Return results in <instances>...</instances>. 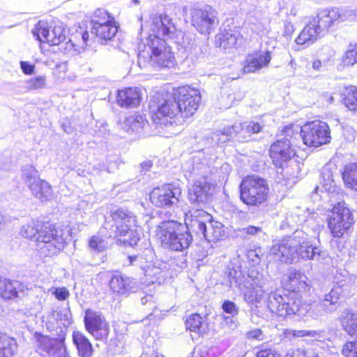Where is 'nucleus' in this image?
<instances>
[{"instance_id": "nucleus-1", "label": "nucleus", "mask_w": 357, "mask_h": 357, "mask_svg": "<svg viewBox=\"0 0 357 357\" xmlns=\"http://www.w3.org/2000/svg\"><path fill=\"white\" fill-rule=\"evenodd\" d=\"M272 282H259V285L253 287L252 291L249 294H245V296L248 303H259L264 294L268 295L266 300L267 307L271 312L281 317L303 315L307 311L306 308L298 307V303L296 298H287L285 301L277 291H274Z\"/></svg>"}, {"instance_id": "nucleus-2", "label": "nucleus", "mask_w": 357, "mask_h": 357, "mask_svg": "<svg viewBox=\"0 0 357 357\" xmlns=\"http://www.w3.org/2000/svg\"><path fill=\"white\" fill-rule=\"evenodd\" d=\"M272 282H259V285L253 287L252 291L249 294H245V296L248 303H259L264 294L268 295L266 300L267 307L271 312L281 317L303 315L307 311L306 308L298 307V303L296 298H287L285 301L277 291H274Z\"/></svg>"}, {"instance_id": "nucleus-3", "label": "nucleus", "mask_w": 357, "mask_h": 357, "mask_svg": "<svg viewBox=\"0 0 357 357\" xmlns=\"http://www.w3.org/2000/svg\"><path fill=\"white\" fill-rule=\"evenodd\" d=\"M139 49L137 63L141 68L169 69L176 63L171 47L158 36H149L147 44Z\"/></svg>"}, {"instance_id": "nucleus-4", "label": "nucleus", "mask_w": 357, "mask_h": 357, "mask_svg": "<svg viewBox=\"0 0 357 357\" xmlns=\"http://www.w3.org/2000/svg\"><path fill=\"white\" fill-rule=\"evenodd\" d=\"M186 222V219L185 220ZM190 227L174 221H163L157 227L156 236L162 245L171 250L183 251L189 248L192 236L188 231Z\"/></svg>"}, {"instance_id": "nucleus-5", "label": "nucleus", "mask_w": 357, "mask_h": 357, "mask_svg": "<svg viewBox=\"0 0 357 357\" xmlns=\"http://www.w3.org/2000/svg\"><path fill=\"white\" fill-rule=\"evenodd\" d=\"M186 224L194 232L208 242H215L225 235L223 225L211 221V215L202 209H195L186 213Z\"/></svg>"}, {"instance_id": "nucleus-6", "label": "nucleus", "mask_w": 357, "mask_h": 357, "mask_svg": "<svg viewBox=\"0 0 357 357\" xmlns=\"http://www.w3.org/2000/svg\"><path fill=\"white\" fill-rule=\"evenodd\" d=\"M36 250L42 257H52L58 255L64 248V240L59 234L55 226L48 222H43L35 239Z\"/></svg>"}, {"instance_id": "nucleus-7", "label": "nucleus", "mask_w": 357, "mask_h": 357, "mask_svg": "<svg viewBox=\"0 0 357 357\" xmlns=\"http://www.w3.org/2000/svg\"><path fill=\"white\" fill-rule=\"evenodd\" d=\"M268 190L264 179L258 176H248L241 183L240 197L247 205L257 206L266 200Z\"/></svg>"}, {"instance_id": "nucleus-8", "label": "nucleus", "mask_w": 357, "mask_h": 357, "mask_svg": "<svg viewBox=\"0 0 357 357\" xmlns=\"http://www.w3.org/2000/svg\"><path fill=\"white\" fill-rule=\"evenodd\" d=\"M152 119L156 124L172 126L174 123L178 126L182 123L180 117V107L178 100L174 95H167L162 102H159L156 112L152 110Z\"/></svg>"}, {"instance_id": "nucleus-9", "label": "nucleus", "mask_w": 357, "mask_h": 357, "mask_svg": "<svg viewBox=\"0 0 357 357\" xmlns=\"http://www.w3.org/2000/svg\"><path fill=\"white\" fill-rule=\"evenodd\" d=\"M303 143L308 146L318 147L330 142L331 139L328 124L320 121H311L300 130Z\"/></svg>"}, {"instance_id": "nucleus-10", "label": "nucleus", "mask_w": 357, "mask_h": 357, "mask_svg": "<svg viewBox=\"0 0 357 357\" xmlns=\"http://www.w3.org/2000/svg\"><path fill=\"white\" fill-rule=\"evenodd\" d=\"M130 227H136L135 217L129 212L119 209L111 213V219L107 220L105 229L110 238L126 236Z\"/></svg>"}, {"instance_id": "nucleus-11", "label": "nucleus", "mask_w": 357, "mask_h": 357, "mask_svg": "<svg viewBox=\"0 0 357 357\" xmlns=\"http://www.w3.org/2000/svg\"><path fill=\"white\" fill-rule=\"evenodd\" d=\"M353 223L351 213L345 203L338 202L333 206L328 220V226L333 237H342Z\"/></svg>"}, {"instance_id": "nucleus-12", "label": "nucleus", "mask_w": 357, "mask_h": 357, "mask_svg": "<svg viewBox=\"0 0 357 357\" xmlns=\"http://www.w3.org/2000/svg\"><path fill=\"white\" fill-rule=\"evenodd\" d=\"M22 177L31 193L42 202L53 198V191L50 185L39 178L38 172L31 165L23 167Z\"/></svg>"}, {"instance_id": "nucleus-13", "label": "nucleus", "mask_w": 357, "mask_h": 357, "mask_svg": "<svg viewBox=\"0 0 357 357\" xmlns=\"http://www.w3.org/2000/svg\"><path fill=\"white\" fill-rule=\"evenodd\" d=\"M192 25L202 34H209L218 24V13L211 6L190 10Z\"/></svg>"}, {"instance_id": "nucleus-14", "label": "nucleus", "mask_w": 357, "mask_h": 357, "mask_svg": "<svg viewBox=\"0 0 357 357\" xmlns=\"http://www.w3.org/2000/svg\"><path fill=\"white\" fill-rule=\"evenodd\" d=\"M175 98L177 99L180 107L181 118L192 116L201 102L199 90L190 86L178 87L175 91Z\"/></svg>"}, {"instance_id": "nucleus-15", "label": "nucleus", "mask_w": 357, "mask_h": 357, "mask_svg": "<svg viewBox=\"0 0 357 357\" xmlns=\"http://www.w3.org/2000/svg\"><path fill=\"white\" fill-rule=\"evenodd\" d=\"M181 196L180 188L167 184L153 188L150 193V200L155 206L169 208L178 203Z\"/></svg>"}, {"instance_id": "nucleus-16", "label": "nucleus", "mask_w": 357, "mask_h": 357, "mask_svg": "<svg viewBox=\"0 0 357 357\" xmlns=\"http://www.w3.org/2000/svg\"><path fill=\"white\" fill-rule=\"evenodd\" d=\"M299 233L296 231L293 236L283 238L275 243L271 252L282 262L291 263L298 257Z\"/></svg>"}, {"instance_id": "nucleus-17", "label": "nucleus", "mask_w": 357, "mask_h": 357, "mask_svg": "<svg viewBox=\"0 0 357 357\" xmlns=\"http://www.w3.org/2000/svg\"><path fill=\"white\" fill-rule=\"evenodd\" d=\"M84 321L86 330L96 340H102L109 335V325L101 312L86 310Z\"/></svg>"}, {"instance_id": "nucleus-18", "label": "nucleus", "mask_w": 357, "mask_h": 357, "mask_svg": "<svg viewBox=\"0 0 357 357\" xmlns=\"http://www.w3.org/2000/svg\"><path fill=\"white\" fill-rule=\"evenodd\" d=\"M215 185L206 177L194 181L188 188V199L191 204L202 206L211 199Z\"/></svg>"}, {"instance_id": "nucleus-19", "label": "nucleus", "mask_w": 357, "mask_h": 357, "mask_svg": "<svg viewBox=\"0 0 357 357\" xmlns=\"http://www.w3.org/2000/svg\"><path fill=\"white\" fill-rule=\"evenodd\" d=\"M284 287L293 292H305L310 289V282L308 278L300 271L290 268L284 275Z\"/></svg>"}, {"instance_id": "nucleus-20", "label": "nucleus", "mask_w": 357, "mask_h": 357, "mask_svg": "<svg viewBox=\"0 0 357 357\" xmlns=\"http://www.w3.org/2000/svg\"><path fill=\"white\" fill-rule=\"evenodd\" d=\"M294 151L291 148L290 139L278 140L270 148V156L275 166H281L294 155Z\"/></svg>"}, {"instance_id": "nucleus-21", "label": "nucleus", "mask_w": 357, "mask_h": 357, "mask_svg": "<svg viewBox=\"0 0 357 357\" xmlns=\"http://www.w3.org/2000/svg\"><path fill=\"white\" fill-rule=\"evenodd\" d=\"M176 29L172 20L167 15H155L152 17L151 31L153 34L151 36H162L170 38L174 36Z\"/></svg>"}, {"instance_id": "nucleus-22", "label": "nucleus", "mask_w": 357, "mask_h": 357, "mask_svg": "<svg viewBox=\"0 0 357 357\" xmlns=\"http://www.w3.org/2000/svg\"><path fill=\"white\" fill-rule=\"evenodd\" d=\"M215 38L216 45L224 50L237 48L243 42V36L236 28L224 29Z\"/></svg>"}, {"instance_id": "nucleus-23", "label": "nucleus", "mask_w": 357, "mask_h": 357, "mask_svg": "<svg viewBox=\"0 0 357 357\" xmlns=\"http://www.w3.org/2000/svg\"><path fill=\"white\" fill-rule=\"evenodd\" d=\"M271 60V52L269 50L260 51L249 55L243 66L245 73H255L263 67L268 66Z\"/></svg>"}, {"instance_id": "nucleus-24", "label": "nucleus", "mask_w": 357, "mask_h": 357, "mask_svg": "<svg viewBox=\"0 0 357 357\" xmlns=\"http://www.w3.org/2000/svg\"><path fill=\"white\" fill-rule=\"evenodd\" d=\"M109 287L113 292L127 294L135 290V282L133 279L122 275L116 272L109 280Z\"/></svg>"}, {"instance_id": "nucleus-25", "label": "nucleus", "mask_w": 357, "mask_h": 357, "mask_svg": "<svg viewBox=\"0 0 357 357\" xmlns=\"http://www.w3.org/2000/svg\"><path fill=\"white\" fill-rule=\"evenodd\" d=\"M24 285L17 280L0 277V297L3 300H13L24 292Z\"/></svg>"}, {"instance_id": "nucleus-26", "label": "nucleus", "mask_w": 357, "mask_h": 357, "mask_svg": "<svg viewBox=\"0 0 357 357\" xmlns=\"http://www.w3.org/2000/svg\"><path fill=\"white\" fill-rule=\"evenodd\" d=\"M142 99L140 89L137 87L126 88L119 91L117 103L122 107H136Z\"/></svg>"}, {"instance_id": "nucleus-27", "label": "nucleus", "mask_w": 357, "mask_h": 357, "mask_svg": "<svg viewBox=\"0 0 357 357\" xmlns=\"http://www.w3.org/2000/svg\"><path fill=\"white\" fill-rule=\"evenodd\" d=\"M38 347L49 354V357H59L64 352L63 340L42 336L38 339Z\"/></svg>"}, {"instance_id": "nucleus-28", "label": "nucleus", "mask_w": 357, "mask_h": 357, "mask_svg": "<svg viewBox=\"0 0 357 357\" xmlns=\"http://www.w3.org/2000/svg\"><path fill=\"white\" fill-rule=\"evenodd\" d=\"M321 31L317 20H314L305 26L295 41L298 45H310L318 39Z\"/></svg>"}, {"instance_id": "nucleus-29", "label": "nucleus", "mask_w": 357, "mask_h": 357, "mask_svg": "<svg viewBox=\"0 0 357 357\" xmlns=\"http://www.w3.org/2000/svg\"><path fill=\"white\" fill-rule=\"evenodd\" d=\"M262 126L255 121L237 123L234 124L237 139L240 142H248L252 134L259 132Z\"/></svg>"}, {"instance_id": "nucleus-30", "label": "nucleus", "mask_w": 357, "mask_h": 357, "mask_svg": "<svg viewBox=\"0 0 357 357\" xmlns=\"http://www.w3.org/2000/svg\"><path fill=\"white\" fill-rule=\"evenodd\" d=\"M296 302L299 303L298 305L299 308H301V307H305L307 311L303 315H296L299 318H303L307 314H309L310 317L317 319L327 313L332 312L328 309V307L323 301L321 303L314 302L309 304L307 303L303 302L299 298H297Z\"/></svg>"}, {"instance_id": "nucleus-31", "label": "nucleus", "mask_w": 357, "mask_h": 357, "mask_svg": "<svg viewBox=\"0 0 357 357\" xmlns=\"http://www.w3.org/2000/svg\"><path fill=\"white\" fill-rule=\"evenodd\" d=\"M144 274V283L147 286L150 284H160L165 281L167 271L160 267L152 266L143 268Z\"/></svg>"}, {"instance_id": "nucleus-32", "label": "nucleus", "mask_w": 357, "mask_h": 357, "mask_svg": "<svg viewBox=\"0 0 357 357\" xmlns=\"http://www.w3.org/2000/svg\"><path fill=\"white\" fill-rule=\"evenodd\" d=\"M73 341L77 349L79 357H91L93 354V347L89 339L81 332L74 331Z\"/></svg>"}, {"instance_id": "nucleus-33", "label": "nucleus", "mask_w": 357, "mask_h": 357, "mask_svg": "<svg viewBox=\"0 0 357 357\" xmlns=\"http://www.w3.org/2000/svg\"><path fill=\"white\" fill-rule=\"evenodd\" d=\"M186 328L190 332L198 335H203L208 331V324L206 317L199 314H193L189 316L185 321Z\"/></svg>"}, {"instance_id": "nucleus-34", "label": "nucleus", "mask_w": 357, "mask_h": 357, "mask_svg": "<svg viewBox=\"0 0 357 357\" xmlns=\"http://www.w3.org/2000/svg\"><path fill=\"white\" fill-rule=\"evenodd\" d=\"M317 20V24L321 31L328 29L335 21L340 18L344 17V15L340 13L337 8H333L331 10H321L318 16Z\"/></svg>"}, {"instance_id": "nucleus-35", "label": "nucleus", "mask_w": 357, "mask_h": 357, "mask_svg": "<svg viewBox=\"0 0 357 357\" xmlns=\"http://www.w3.org/2000/svg\"><path fill=\"white\" fill-rule=\"evenodd\" d=\"M176 43L183 48L187 52L192 54L196 47L195 35L191 33H183L181 31L175 30V34L170 37Z\"/></svg>"}, {"instance_id": "nucleus-36", "label": "nucleus", "mask_w": 357, "mask_h": 357, "mask_svg": "<svg viewBox=\"0 0 357 357\" xmlns=\"http://www.w3.org/2000/svg\"><path fill=\"white\" fill-rule=\"evenodd\" d=\"M299 241L298 244V256L303 259H314V252H316V247H312L311 242L308 238L307 234L303 231H298Z\"/></svg>"}, {"instance_id": "nucleus-37", "label": "nucleus", "mask_w": 357, "mask_h": 357, "mask_svg": "<svg viewBox=\"0 0 357 357\" xmlns=\"http://www.w3.org/2000/svg\"><path fill=\"white\" fill-rule=\"evenodd\" d=\"M17 347L15 338L0 334V357H13L17 353Z\"/></svg>"}, {"instance_id": "nucleus-38", "label": "nucleus", "mask_w": 357, "mask_h": 357, "mask_svg": "<svg viewBox=\"0 0 357 357\" xmlns=\"http://www.w3.org/2000/svg\"><path fill=\"white\" fill-rule=\"evenodd\" d=\"M341 324L348 335L357 336V314L345 310L341 317Z\"/></svg>"}, {"instance_id": "nucleus-39", "label": "nucleus", "mask_w": 357, "mask_h": 357, "mask_svg": "<svg viewBox=\"0 0 357 357\" xmlns=\"http://www.w3.org/2000/svg\"><path fill=\"white\" fill-rule=\"evenodd\" d=\"M43 224V222L38 220H31L22 226L20 234L24 238L35 241Z\"/></svg>"}, {"instance_id": "nucleus-40", "label": "nucleus", "mask_w": 357, "mask_h": 357, "mask_svg": "<svg viewBox=\"0 0 357 357\" xmlns=\"http://www.w3.org/2000/svg\"><path fill=\"white\" fill-rule=\"evenodd\" d=\"M117 32V26L115 24H105L98 27H92L91 33L95 34L102 40H112Z\"/></svg>"}, {"instance_id": "nucleus-41", "label": "nucleus", "mask_w": 357, "mask_h": 357, "mask_svg": "<svg viewBox=\"0 0 357 357\" xmlns=\"http://www.w3.org/2000/svg\"><path fill=\"white\" fill-rule=\"evenodd\" d=\"M342 178L348 187L357 190V163H351L344 167Z\"/></svg>"}, {"instance_id": "nucleus-42", "label": "nucleus", "mask_w": 357, "mask_h": 357, "mask_svg": "<svg viewBox=\"0 0 357 357\" xmlns=\"http://www.w3.org/2000/svg\"><path fill=\"white\" fill-rule=\"evenodd\" d=\"M341 294V287L340 286H337L333 287L329 293L325 295L323 302L331 312H333L337 309Z\"/></svg>"}, {"instance_id": "nucleus-43", "label": "nucleus", "mask_w": 357, "mask_h": 357, "mask_svg": "<svg viewBox=\"0 0 357 357\" xmlns=\"http://www.w3.org/2000/svg\"><path fill=\"white\" fill-rule=\"evenodd\" d=\"M343 103L351 111H357V88L351 86L345 89Z\"/></svg>"}, {"instance_id": "nucleus-44", "label": "nucleus", "mask_w": 357, "mask_h": 357, "mask_svg": "<svg viewBox=\"0 0 357 357\" xmlns=\"http://www.w3.org/2000/svg\"><path fill=\"white\" fill-rule=\"evenodd\" d=\"M92 27H98L105 24H115L114 18L103 9H98L95 11L91 20Z\"/></svg>"}, {"instance_id": "nucleus-45", "label": "nucleus", "mask_w": 357, "mask_h": 357, "mask_svg": "<svg viewBox=\"0 0 357 357\" xmlns=\"http://www.w3.org/2000/svg\"><path fill=\"white\" fill-rule=\"evenodd\" d=\"M236 137V132L234 130V125L231 127L224 128L222 130H217L212 134V140L217 143H225L230 137Z\"/></svg>"}, {"instance_id": "nucleus-46", "label": "nucleus", "mask_w": 357, "mask_h": 357, "mask_svg": "<svg viewBox=\"0 0 357 357\" xmlns=\"http://www.w3.org/2000/svg\"><path fill=\"white\" fill-rule=\"evenodd\" d=\"M320 183L322 188L328 193H333L336 191L333 175L331 171L326 167H324L321 172Z\"/></svg>"}, {"instance_id": "nucleus-47", "label": "nucleus", "mask_w": 357, "mask_h": 357, "mask_svg": "<svg viewBox=\"0 0 357 357\" xmlns=\"http://www.w3.org/2000/svg\"><path fill=\"white\" fill-rule=\"evenodd\" d=\"M48 30L49 29L47 22L40 21L35 26V28L33 29L32 32L36 40L42 43H45V38H47L46 36L47 35Z\"/></svg>"}, {"instance_id": "nucleus-48", "label": "nucleus", "mask_w": 357, "mask_h": 357, "mask_svg": "<svg viewBox=\"0 0 357 357\" xmlns=\"http://www.w3.org/2000/svg\"><path fill=\"white\" fill-rule=\"evenodd\" d=\"M26 87L29 90H38L46 87V77L38 76L26 81Z\"/></svg>"}, {"instance_id": "nucleus-49", "label": "nucleus", "mask_w": 357, "mask_h": 357, "mask_svg": "<svg viewBox=\"0 0 357 357\" xmlns=\"http://www.w3.org/2000/svg\"><path fill=\"white\" fill-rule=\"evenodd\" d=\"M344 66H353L357 63V49L356 46L350 45L349 49L345 52L342 57Z\"/></svg>"}, {"instance_id": "nucleus-50", "label": "nucleus", "mask_w": 357, "mask_h": 357, "mask_svg": "<svg viewBox=\"0 0 357 357\" xmlns=\"http://www.w3.org/2000/svg\"><path fill=\"white\" fill-rule=\"evenodd\" d=\"M54 38H52V45H59L66 39V31L61 25L55 26L53 28Z\"/></svg>"}, {"instance_id": "nucleus-51", "label": "nucleus", "mask_w": 357, "mask_h": 357, "mask_svg": "<svg viewBox=\"0 0 357 357\" xmlns=\"http://www.w3.org/2000/svg\"><path fill=\"white\" fill-rule=\"evenodd\" d=\"M133 227H130L129 232L126 233V236L123 237L122 240L124 243H128L130 246L136 245L141 238L140 232L137 229H133Z\"/></svg>"}, {"instance_id": "nucleus-52", "label": "nucleus", "mask_w": 357, "mask_h": 357, "mask_svg": "<svg viewBox=\"0 0 357 357\" xmlns=\"http://www.w3.org/2000/svg\"><path fill=\"white\" fill-rule=\"evenodd\" d=\"M228 282L229 283V286L232 287H238L241 289V286L243 285V275L240 271H237L236 270H231L229 271L227 274Z\"/></svg>"}, {"instance_id": "nucleus-53", "label": "nucleus", "mask_w": 357, "mask_h": 357, "mask_svg": "<svg viewBox=\"0 0 357 357\" xmlns=\"http://www.w3.org/2000/svg\"><path fill=\"white\" fill-rule=\"evenodd\" d=\"M89 246L91 250L98 252L103 251L107 247L105 242L98 236H93L90 238Z\"/></svg>"}, {"instance_id": "nucleus-54", "label": "nucleus", "mask_w": 357, "mask_h": 357, "mask_svg": "<svg viewBox=\"0 0 357 357\" xmlns=\"http://www.w3.org/2000/svg\"><path fill=\"white\" fill-rule=\"evenodd\" d=\"M345 357H357V341L347 342L342 350Z\"/></svg>"}, {"instance_id": "nucleus-55", "label": "nucleus", "mask_w": 357, "mask_h": 357, "mask_svg": "<svg viewBox=\"0 0 357 357\" xmlns=\"http://www.w3.org/2000/svg\"><path fill=\"white\" fill-rule=\"evenodd\" d=\"M125 123L130 127V129L137 130L142 126L143 118L141 116H130L126 119Z\"/></svg>"}, {"instance_id": "nucleus-56", "label": "nucleus", "mask_w": 357, "mask_h": 357, "mask_svg": "<svg viewBox=\"0 0 357 357\" xmlns=\"http://www.w3.org/2000/svg\"><path fill=\"white\" fill-rule=\"evenodd\" d=\"M222 309L224 312L232 317H236L238 313V307L234 302L230 301H225L222 305Z\"/></svg>"}, {"instance_id": "nucleus-57", "label": "nucleus", "mask_w": 357, "mask_h": 357, "mask_svg": "<svg viewBox=\"0 0 357 357\" xmlns=\"http://www.w3.org/2000/svg\"><path fill=\"white\" fill-rule=\"evenodd\" d=\"M53 294L60 301L66 300L69 296V291L66 287L55 288Z\"/></svg>"}, {"instance_id": "nucleus-58", "label": "nucleus", "mask_w": 357, "mask_h": 357, "mask_svg": "<svg viewBox=\"0 0 357 357\" xmlns=\"http://www.w3.org/2000/svg\"><path fill=\"white\" fill-rule=\"evenodd\" d=\"M20 68H21L22 72L25 75H32L34 73V70H35L34 64H32L28 61H20Z\"/></svg>"}, {"instance_id": "nucleus-59", "label": "nucleus", "mask_w": 357, "mask_h": 357, "mask_svg": "<svg viewBox=\"0 0 357 357\" xmlns=\"http://www.w3.org/2000/svg\"><path fill=\"white\" fill-rule=\"evenodd\" d=\"M257 357H282L280 354H278L275 350H273L271 349H266L259 351Z\"/></svg>"}, {"instance_id": "nucleus-60", "label": "nucleus", "mask_w": 357, "mask_h": 357, "mask_svg": "<svg viewBox=\"0 0 357 357\" xmlns=\"http://www.w3.org/2000/svg\"><path fill=\"white\" fill-rule=\"evenodd\" d=\"M310 351H312V350L298 349L294 351L293 354H287L285 357H307L309 355Z\"/></svg>"}, {"instance_id": "nucleus-61", "label": "nucleus", "mask_w": 357, "mask_h": 357, "mask_svg": "<svg viewBox=\"0 0 357 357\" xmlns=\"http://www.w3.org/2000/svg\"><path fill=\"white\" fill-rule=\"evenodd\" d=\"M306 336L314 337L315 340L323 337L324 331L321 330H306Z\"/></svg>"}, {"instance_id": "nucleus-62", "label": "nucleus", "mask_w": 357, "mask_h": 357, "mask_svg": "<svg viewBox=\"0 0 357 357\" xmlns=\"http://www.w3.org/2000/svg\"><path fill=\"white\" fill-rule=\"evenodd\" d=\"M328 253L326 251L321 250L319 248L316 247V252H314V259L312 260L317 261H324L328 257Z\"/></svg>"}, {"instance_id": "nucleus-63", "label": "nucleus", "mask_w": 357, "mask_h": 357, "mask_svg": "<svg viewBox=\"0 0 357 357\" xmlns=\"http://www.w3.org/2000/svg\"><path fill=\"white\" fill-rule=\"evenodd\" d=\"M261 231V229L260 227H255V226H249V227H248L246 228H243L242 229V232H245L248 234L252 235V236L256 235Z\"/></svg>"}, {"instance_id": "nucleus-64", "label": "nucleus", "mask_w": 357, "mask_h": 357, "mask_svg": "<svg viewBox=\"0 0 357 357\" xmlns=\"http://www.w3.org/2000/svg\"><path fill=\"white\" fill-rule=\"evenodd\" d=\"M344 17L349 20H357V8L345 11Z\"/></svg>"}]
</instances>
